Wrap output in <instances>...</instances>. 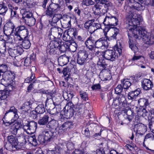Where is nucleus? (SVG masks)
<instances>
[{"mask_svg":"<svg viewBox=\"0 0 154 154\" xmlns=\"http://www.w3.org/2000/svg\"><path fill=\"white\" fill-rule=\"evenodd\" d=\"M45 137L42 134L40 135L38 137V140L41 143H45L46 142H47L46 140H45Z\"/></svg>","mask_w":154,"mask_h":154,"instance_id":"nucleus-64","label":"nucleus"},{"mask_svg":"<svg viewBox=\"0 0 154 154\" xmlns=\"http://www.w3.org/2000/svg\"><path fill=\"white\" fill-rule=\"evenodd\" d=\"M28 31L27 28L23 26H21L16 28L14 35L15 41H20V39L28 38Z\"/></svg>","mask_w":154,"mask_h":154,"instance_id":"nucleus-6","label":"nucleus"},{"mask_svg":"<svg viewBox=\"0 0 154 154\" xmlns=\"http://www.w3.org/2000/svg\"><path fill=\"white\" fill-rule=\"evenodd\" d=\"M130 80L129 79H125L122 81L123 88L124 89H127L131 86V83L130 81Z\"/></svg>","mask_w":154,"mask_h":154,"instance_id":"nucleus-47","label":"nucleus"},{"mask_svg":"<svg viewBox=\"0 0 154 154\" xmlns=\"http://www.w3.org/2000/svg\"><path fill=\"white\" fill-rule=\"evenodd\" d=\"M60 51H65L67 50H69V45H70V43L69 42H63L60 41Z\"/></svg>","mask_w":154,"mask_h":154,"instance_id":"nucleus-38","label":"nucleus"},{"mask_svg":"<svg viewBox=\"0 0 154 154\" xmlns=\"http://www.w3.org/2000/svg\"><path fill=\"white\" fill-rule=\"evenodd\" d=\"M142 88L144 90H148L153 87V85L149 79H144L141 81Z\"/></svg>","mask_w":154,"mask_h":154,"instance_id":"nucleus-17","label":"nucleus"},{"mask_svg":"<svg viewBox=\"0 0 154 154\" xmlns=\"http://www.w3.org/2000/svg\"><path fill=\"white\" fill-rule=\"evenodd\" d=\"M3 120L4 123L5 124V125L6 126H10V128L11 125L14 124V123L15 121H13V119H12L11 120L8 121L7 120H5L3 118Z\"/></svg>","mask_w":154,"mask_h":154,"instance_id":"nucleus-56","label":"nucleus"},{"mask_svg":"<svg viewBox=\"0 0 154 154\" xmlns=\"http://www.w3.org/2000/svg\"><path fill=\"white\" fill-rule=\"evenodd\" d=\"M142 128V127L139 125H136L135 126V128L134 131H135L136 135L140 134L141 135H143V134L141 133L140 131L141 129Z\"/></svg>","mask_w":154,"mask_h":154,"instance_id":"nucleus-61","label":"nucleus"},{"mask_svg":"<svg viewBox=\"0 0 154 154\" xmlns=\"http://www.w3.org/2000/svg\"><path fill=\"white\" fill-rule=\"evenodd\" d=\"M23 51V49L21 47L16 46L14 47V48H9L8 52L11 57H15L16 56L21 55Z\"/></svg>","mask_w":154,"mask_h":154,"instance_id":"nucleus-14","label":"nucleus"},{"mask_svg":"<svg viewBox=\"0 0 154 154\" xmlns=\"http://www.w3.org/2000/svg\"><path fill=\"white\" fill-rule=\"evenodd\" d=\"M109 30V28L108 27H106L104 29V38H106L105 40L106 42L107 40L110 41L114 39H116V36L119 32V30L118 29H114V30L115 31L114 32V34L108 37L107 36V33L106 32H108Z\"/></svg>","mask_w":154,"mask_h":154,"instance_id":"nucleus-18","label":"nucleus"},{"mask_svg":"<svg viewBox=\"0 0 154 154\" xmlns=\"http://www.w3.org/2000/svg\"><path fill=\"white\" fill-rule=\"evenodd\" d=\"M6 41L4 39L0 40V49L5 50L6 49Z\"/></svg>","mask_w":154,"mask_h":154,"instance_id":"nucleus-63","label":"nucleus"},{"mask_svg":"<svg viewBox=\"0 0 154 154\" xmlns=\"http://www.w3.org/2000/svg\"><path fill=\"white\" fill-rule=\"evenodd\" d=\"M112 106L115 107H119L121 108L122 107L121 104L119 102V101L118 99V98H117L116 97L113 99Z\"/></svg>","mask_w":154,"mask_h":154,"instance_id":"nucleus-52","label":"nucleus"},{"mask_svg":"<svg viewBox=\"0 0 154 154\" xmlns=\"http://www.w3.org/2000/svg\"><path fill=\"white\" fill-rule=\"evenodd\" d=\"M15 28L13 23L11 21L8 22L5 25L4 27V32L6 35H14V29Z\"/></svg>","mask_w":154,"mask_h":154,"instance_id":"nucleus-12","label":"nucleus"},{"mask_svg":"<svg viewBox=\"0 0 154 154\" xmlns=\"http://www.w3.org/2000/svg\"><path fill=\"white\" fill-rule=\"evenodd\" d=\"M49 116L48 115H45L41 117L38 121V123L40 125H47L48 122Z\"/></svg>","mask_w":154,"mask_h":154,"instance_id":"nucleus-32","label":"nucleus"},{"mask_svg":"<svg viewBox=\"0 0 154 154\" xmlns=\"http://www.w3.org/2000/svg\"><path fill=\"white\" fill-rule=\"evenodd\" d=\"M60 41H57L54 40L51 41L47 47H48V48H58L59 49L60 46Z\"/></svg>","mask_w":154,"mask_h":154,"instance_id":"nucleus-35","label":"nucleus"},{"mask_svg":"<svg viewBox=\"0 0 154 154\" xmlns=\"http://www.w3.org/2000/svg\"><path fill=\"white\" fill-rule=\"evenodd\" d=\"M118 22V20L116 17L110 15L105 17L103 23L105 26H109L110 28L117 25Z\"/></svg>","mask_w":154,"mask_h":154,"instance_id":"nucleus-11","label":"nucleus"},{"mask_svg":"<svg viewBox=\"0 0 154 154\" xmlns=\"http://www.w3.org/2000/svg\"><path fill=\"white\" fill-rule=\"evenodd\" d=\"M123 88L121 85H118L115 89L116 94H121V93L123 90Z\"/></svg>","mask_w":154,"mask_h":154,"instance_id":"nucleus-59","label":"nucleus"},{"mask_svg":"<svg viewBox=\"0 0 154 154\" xmlns=\"http://www.w3.org/2000/svg\"><path fill=\"white\" fill-rule=\"evenodd\" d=\"M69 50L72 52H75L77 48V45L75 43H73V44H72L71 43H70V45H69Z\"/></svg>","mask_w":154,"mask_h":154,"instance_id":"nucleus-58","label":"nucleus"},{"mask_svg":"<svg viewBox=\"0 0 154 154\" xmlns=\"http://www.w3.org/2000/svg\"><path fill=\"white\" fill-rule=\"evenodd\" d=\"M15 41L17 43L21 45L23 48L24 49H28L30 47L31 43L28 39V38L27 39H20V41Z\"/></svg>","mask_w":154,"mask_h":154,"instance_id":"nucleus-23","label":"nucleus"},{"mask_svg":"<svg viewBox=\"0 0 154 154\" xmlns=\"http://www.w3.org/2000/svg\"><path fill=\"white\" fill-rule=\"evenodd\" d=\"M34 56L31 55L30 57H27L24 61V66H27L30 65L32 61L34 60Z\"/></svg>","mask_w":154,"mask_h":154,"instance_id":"nucleus-43","label":"nucleus"},{"mask_svg":"<svg viewBox=\"0 0 154 154\" xmlns=\"http://www.w3.org/2000/svg\"><path fill=\"white\" fill-rule=\"evenodd\" d=\"M80 96L81 98L84 100H88V94L84 91L80 90L79 91Z\"/></svg>","mask_w":154,"mask_h":154,"instance_id":"nucleus-51","label":"nucleus"},{"mask_svg":"<svg viewBox=\"0 0 154 154\" xmlns=\"http://www.w3.org/2000/svg\"><path fill=\"white\" fill-rule=\"evenodd\" d=\"M116 97L117 98H118L122 106L125 107L126 105V101L125 95L123 94H120L118 95Z\"/></svg>","mask_w":154,"mask_h":154,"instance_id":"nucleus-33","label":"nucleus"},{"mask_svg":"<svg viewBox=\"0 0 154 154\" xmlns=\"http://www.w3.org/2000/svg\"><path fill=\"white\" fill-rule=\"evenodd\" d=\"M93 9L95 15L98 17L101 15H103L106 13L108 10V6L106 4L101 2L99 4L95 5L93 7Z\"/></svg>","mask_w":154,"mask_h":154,"instance_id":"nucleus-7","label":"nucleus"},{"mask_svg":"<svg viewBox=\"0 0 154 154\" xmlns=\"http://www.w3.org/2000/svg\"><path fill=\"white\" fill-rule=\"evenodd\" d=\"M27 122H28L31 133L35 132L36 131L37 128V123L34 121L30 122L27 121Z\"/></svg>","mask_w":154,"mask_h":154,"instance_id":"nucleus-37","label":"nucleus"},{"mask_svg":"<svg viewBox=\"0 0 154 154\" xmlns=\"http://www.w3.org/2000/svg\"><path fill=\"white\" fill-rule=\"evenodd\" d=\"M140 92L141 90L139 88L129 92L128 95V99L129 100H135L138 97Z\"/></svg>","mask_w":154,"mask_h":154,"instance_id":"nucleus-21","label":"nucleus"},{"mask_svg":"<svg viewBox=\"0 0 154 154\" xmlns=\"http://www.w3.org/2000/svg\"><path fill=\"white\" fill-rule=\"evenodd\" d=\"M140 92L141 90L139 88L129 92L128 95V99L129 100H135L138 97Z\"/></svg>","mask_w":154,"mask_h":154,"instance_id":"nucleus-22","label":"nucleus"},{"mask_svg":"<svg viewBox=\"0 0 154 154\" xmlns=\"http://www.w3.org/2000/svg\"><path fill=\"white\" fill-rule=\"evenodd\" d=\"M29 141H30V143L34 146H36L38 144L37 140L34 136L30 137L29 138Z\"/></svg>","mask_w":154,"mask_h":154,"instance_id":"nucleus-57","label":"nucleus"},{"mask_svg":"<svg viewBox=\"0 0 154 154\" xmlns=\"http://www.w3.org/2000/svg\"><path fill=\"white\" fill-rule=\"evenodd\" d=\"M107 42L104 38H100L95 41L94 46L96 48L102 49H104L106 46Z\"/></svg>","mask_w":154,"mask_h":154,"instance_id":"nucleus-19","label":"nucleus"},{"mask_svg":"<svg viewBox=\"0 0 154 154\" xmlns=\"http://www.w3.org/2000/svg\"><path fill=\"white\" fill-rule=\"evenodd\" d=\"M22 19L25 23L29 26H32L35 24V19L33 17L32 13L26 12L23 14Z\"/></svg>","mask_w":154,"mask_h":154,"instance_id":"nucleus-8","label":"nucleus"},{"mask_svg":"<svg viewBox=\"0 0 154 154\" xmlns=\"http://www.w3.org/2000/svg\"><path fill=\"white\" fill-rule=\"evenodd\" d=\"M35 78V74L34 73H31V75L30 77H28L25 80V82L26 83H29L32 82L33 83L35 82L34 79Z\"/></svg>","mask_w":154,"mask_h":154,"instance_id":"nucleus-49","label":"nucleus"},{"mask_svg":"<svg viewBox=\"0 0 154 154\" xmlns=\"http://www.w3.org/2000/svg\"><path fill=\"white\" fill-rule=\"evenodd\" d=\"M77 62L79 65L84 64L87 62L88 59V54L85 50L79 51L77 54Z\"/></svg>","mask_w":154,"mask_h":154,"instance_id":"nucleus-10","label":"nucleus"},{"mask_svg":"<svg viewBox=\"0 0 154 154\" xmlns=\"http://www.w3.org/2000/svg\"><path fill=\"white\" fill-rule=\"evenodd\" d=\"M120 43L116 44L113 50H108L105 51L103 54V57L107 60L111 61L115 60L116 57H119L122 54V49Z\"/></svg>","mask_w":154,"mask_h":154,"instance_id":"nucleus-5","label":"nucleus"},{"mask_svg":"<svg viewBox=\"0 0 154 154\" xmlns=\"http://www.w3.org/2000/svg\"><path fill=\"white\" fill-rule=\"evenodd\" d=\"M4 146L6 149L8 150L14 151L18 149H14V145L9 142L4 143Z\"/></svg>","mask_w":154,"mask_h":154,"instance_id":"nucleus-45","label":"nucleus"},{"mask_svg":"<svg viewBox=\"0 0 154 154\" xmlns=\"http://www.w3.org/2000/svg\"><path fill=\"white\" fill-rule=\"evenodd\" d=\"M27 138V137L23 134H21L17 138L18 144L19 143L22 144V145L26 144L27 143L26 139Z\"/></svg>","mask_w":154,"mask_h":154,"instance_id":"nucleus-36","label":"nucleus"},{"mask_svg":"<svg viewBox=\"0 0 154 154\" xmlns=\"http://www.w3.org/2000/svg\"><path fill=\"white\" fill-rule=\"evenodd\" d=\"M145 8L144 4L142 5L136 2L134 0H130L128 9L129 12L126 14V23L128 25L127 32H131L132 27L135 28L140 24L141 17L136 14L135 10L143 11Z\"/></svg>","mask_w":154,"mask_h":154,"instance_id":"nucleus-1","label":"nucleus"},{"mask_svg":"<svg viewBox=\"0 0 154 154\" xmlns=\"http://www.w3.org/2000/svg\"><path fill=\"white\" fill-rule=\"evenodd\" d=\"M22 125L19 122H16L11 125L10 128L11 132L14 134H16L17 133L18 130L21 128Z\"/></svg>","mask_w":154,"mask_h":154,"instance_id":"nucleus-28","label":"nucleus"},{"mask_svg":"<svg viewBox=\"0 0 154 154\" xmlns=\"http://www.w3.org/2000/svg\"><path fill=\"white\" fill-rule=\"evenodd\" d=\"M51 3L47 7L45 11V14L48 16L52 18V23H56L62 18V15L60 13L63 5V0H51Z\"/></svg>","mask_w":154,"mask_h":154,"instance_id":"nucleus-2","label":"nucleus"},{"mask_svg":"<svg viewBox=\"0 0 154 154\" xmlns=\"http://www.w3.org/2000/svg\"><path fill=\"white\" fill-rule=\"evenodd\" d=\"M128 43L129 47L134 53L138 51V48L135 44L134 42H133V41L131 40L130 38H129Z\"/></svg>","mask_w":154,"mask_h":154,"instance_id":"nucleus-42","label":"nucleus"},{"mask_svg":"<svg viewBox=\"0 0 154 154\" xmlns=\"http://www.w3.org/2000/svg\"><path fill=\"white\" fill-rule=\"evenodd\" d=\"M18 118L17 109L14 106H11L5 113L3 119H13V121H16Z\"/></svg>","mask_w":154,"mask_h":154,"instance_id":"nucleus-9","label":"nucleus"},{"mask_svg":"<svg viewBox=\"0 0 154 154\" xmlns=\"http://www.w3.org/2000/svg\"><path fill=\"white\" fill-rule=\"evenodd\" d=\"M47 100H46V102H52L53 100H52L53 97L54 96V94L51 92H47Z\"/></svg>","mask_w":154,"mask_h":154,"instance_id":"nucleus-50","label":"nucleus"},{"mask_svg":"<svg viewBox=\"0 0 154 154\" xmlns=\"http://www.w3.org/2000/svg\"><path fill=\"white\" fill-rule=\"evenodd\" d=\"M56 36L58 35V38H60L63 33V30L61 28L57 27H53L51 28L49 31Z\"/></svg>","mask_w":154,"mask_h":154,"instance_id":"nucleus-25","label":"nucleus"},{"mask_svg":"<svg viewBox=\"0 0 154 154\" xmlns=\"http://www.w3.org/2000/svg\"><path fill=\"white\" fill-rule=\"evenodd\" d=\"M100 76L103 81L109 80L112 78L110 72L105 70H102L100 73Z\"/></svg>","mask_w":154,"mask_h":154,"instance_id":"nucleus-27","label":"nucleus"},{"mask_svg":"<svg viewBox=\"0 0 154 154\" xmlns=\"http://www.w3.org/2000/svg\"><path fill=\"white\" fill-rule=\"evenodd\" d=\"M56 105L57 104H55V103L53 101L52 102H46L45 104L46 106L49 110L54 108Z\"/></svg>","mask_w":154,"mask_h":154,"instance_id":"nucleus-53","label":"nucleus"},{"mask_svg":"<svg viewBox=\"0 0 154 154\" xmlns=\"http://www.w3.org/2000/svg\"><path fill=\"white\" fill-rule=\"evenodd\" d=\"M73 125V123L72 122L67 121L60 126L59 128V131L64 132L67 129H70L71 126Z\"/></svg>","mask_w":154,"mask_h":154,"instance_id":"nucleus-26","label":"nucleus"},{"mask_svg":"<svg viewBox=\"0 0 154 154\" xmlns=\"http://www.w3.org/2000/svg\"><path fill=\"white\" fill-rule=\"evenodd\" d=\"M23 128L24 131L26 132L27 134H29L31 133L30 130H29V125H28V122H27L26 123H25V125H23Z\"/></svg>","mask_w":154,"mask_h":154,"instance_id":"nucleus-62","label":"nucleus"},{"mask_svg":"<svg viewBox=\"0 0 154 154\" xmlns=\"http://www.w3.org/2000/svg\"><path fill=\"white\" fill-rule=\"evenodd\" d=\"M140 92L141 90L139 88L129 92L128 95V99L129 100H135L138 97Z\"/></svg>","mask_w":154,"mask_h":154,"instance_id":"nucleus-20","label":"nucleus"},{"mask_svg":"<svg viewBox=\"0 0 154 154\" xmlns=\"http://www.w3.org/2000/svg\"><path fill=\"white\" fill-rule=\"evenodd\" d=\"M9 94L10 92L8 91H0V101L5 100Z\"/></svg>","mask_w":154,"mask_h":154,"instance_id":"nucleus-44","label":"nucleus"},{"mask_svg":"<svg viewBox=\"0 0 154 154\" xmlns=\"http://www.w3.org/2000/svg\"><path fill=\"white\" fill-rule=\"evenodd\" d=\"M35 110L38 114L43 113L45 111V107L43 104H40L35 108Z\"/></svg>","mask_w":154,"mask_h":154,"instance_id":"nucleus-46","label":"nucleus"},{"mask_svg":"<svg viewBox=\"0 0 154 154\" xmlns=\"http://www.w3.org/2000/svg\"><path fill=\"white\" fill-rule=\"evenodd\" d=\"M8 10L5 4L3 2L0 3V15H5Z\"/></svg>","mask_w":154,"mask_h":154,"instance_id":"nucleus-40","label":"nucleus"},{"mask_svg":"<svg viewBox=\"0 0 154 154\" xmlns=\"http://www.w3.org/2000/svg\"><path fill=\"white\" fill-rule=\"evenodd\" d=\"M69 31L68 32H64L62 38L63 40L66 42H68L70 40V36L69 35Z\"/></svg>","mask_w":154,"mask_h":154,"instance_id":"nucleus-54","label":"nucleus"},{"mask_svg":"<svg viewBox=\"0 0 154 154\" xmlns=\"http://www.w3.org/2000/svg\"><path fill=\"white\" fill-rule=\"evenodd\" d=\"M97 65L98 67L100 68L102 70H105V69L108 67V65L106 64L104 62V60L99 59V61L97 62Z\"/></svg>","mask_w":154,"mask_h":154,"instance_id":"nucleus-41","label":"nucleus"},{"mask_svg":"<svg viewBox=\"0 0 154 154\" xmlns=\"http://www.w3.org/2000/svg\"><path fill=\"white\" fill-rule=\"evenodd\" d=\"M58 121L54 119H52L45 126L46 130H49L50 128L53 129L57 126Z\"/></svg>","mask_w":154,"mask_h":154,"instance_id":"nucleus-31","label":"nucleus"},{"mask_svg":"<svg viewBox=\"0 0 154 154\" xmlns=\"http://www.w3.org/2000/svg\"><path fill=\"white\" fill-rule=\"evenodd\" d=\"M61 23L62 27L64 28H67L70 27L71 24V17L67 15H63L61 18Z\"/></svg>","mask_w":154,"mask_h":154,"instance_id":"nucleus-15","label":"nucleus"},{"mask_svg":"<svg viewBox=\"0 0 154 154\" xmlns=\"http://www.w3.org/2000/svg\"><path fill=\"white\" fill-rule=\"evenodd\" d=\"M8 70V67L7 65L2 64L0 65V72L4 73L1 82L5 85L11 90L15 89L13 84V75L10 72L7 71Z\"/></svg>","mask_w":154,"mask_h":154,"instance_id":"nucleus-4","label":"nucleus"},{"mask_svg":"<svg viewBox=\"0 0 154 154\" xmlns=\"http://www.w3.org/2000/svg\"><path fill=\"white\" fill-rule=\"evenodd\" d=\"M7 140L8 142L14 145V149H19L17 138L13 135H11L7 137Z\"/></svg>","mask_w":154,"mask_h":154,"instance_id":"nucleus-29","label":"nucleus"},{"mask_svg":"<svg viewBox=\"0 0 154 154\" xmlns=\"http://www.w3.org/2000/svg\"><path fill=\"white\" fill-rule=\"evenodd\" d=\"M137 26L136 27H132L131 32H127L128 35L129 37L132 34L133 36L136 39H142L144 42H154V30H152L151 32L150 37L146 34V32L141 29L137 28Z\"/></svg>","mask_w":154,"mask_h":154,"instance_id":"nucleus-3","label":"nucleus"},{"mask_svg":"<svg viewBox=\"0 0 154 154\" xmlns=\"http://www.w3.org/2000/svg\"><path fill=\"white\" fill-rule=\"evenodd\" d=\"M69 61L68 57L65 55L60 56L58 59V64L61 66L66 65Z\"/></svg>","mask_w":154,"mask_h":154,"instance_id":"nucleus-30","label":"nucleus"},{"mask_svg":"<svg viewBox=\"0 0 154 154\" xmlns=\"http://www.w3.org/2000/svg\"><path fill=\"white\" fill-rule=\"evenodd\" d=\"M73 106L72 103L69 102L66 104L65 107L64 108L66 110L64 111V115L66 118H70L73 115L74 111Z\"/></svg>","mask_w":154,"mask_h":154,"instance_id":"nucleus-13","label":"nucleus"},{"mask_svg":"<svg viewBox=\"0 0 154 154\" xmlns=\"http://www.w3.org/2000/svg\"><path fill=\"white\" fill-rule=\"evenodd\" d=\"M23 3L26 8H32L35 6L36 5L34 0H25Z\"/></svg>","mask_w":154,"mask_h":154,"instance_id":"nucleus-34","label":"nucleus"},{"mask_svg":"<svg viewBox=\"0 0 154 154\" xmlns=\"http://www.w3.org/2000/svg\"><path fill=\"white\" fill-rule=\"evenodd\" d=\"M138 103L140 105L142 106H145V107L149 105L148 100L147 99L145 98H140L138 100Z\"/></svg>","mask_w":154,"mask_h":154,"instance_id":"nucleus-48","label":"nucleus"},{"mask_svg":"<svg viewBox=\"0 0 154 154\" xmlns=\"http://www.w3.org/2000/svg\"><path fill=\"white\" fill-rule=\"evenodd\" d=\"M95 39L91 35L88 38L85 43L86 47L90 51H92L94 48Z\"/></svg>","mask_w":154,"mask_h":154,"instance_id":"nucleus-16","label":"nucleus"},{"mask_svg":"<svg viewBox=\"0 0 154 154\" xmlns=\"http://www.w3.org/2000/svg\"><path fill=\"white\" fill-rule=\"evenodd\" d=\"M82 4L83 5L88 6L94 4V2L92 0H82Z\"/></svg>","mask_w":154,"mask_h":154,"instance_id":"nucleus-55","label":"nucleus"},{"mask_svg":"<svg viewBox=\"0 0 154 154\" xmlns=\"http://www.w3.org/2000/svg\"><path fill=\"white\" fill-rule=\"evenodd\" d=\"M48 130L45 129V130L43 131L42 132L45 140H46L47 142L52 140L55 137V133H54Z\"/></svg>","mask_w":154,"mask_h":154,"instance_id":"nucleus-24","label":"nucleus"},{"mask_svg":"<svg viewBox=\"0 0 154 154\" xmlns=\"http://www.w3.org/2000/svg\"><path fill=\"white\" fill-rule=\"evenodd\" d=\"M62 72L65 77V80L68 81L69 79L70 78V76L69 74H67V69L66 68H64L63 69Z\"/></svg>","mask_w":154,"mask_h":154,"instance_id":"nucleus-60","label":"nucleus"},{"mask_svg":"<svg viewBox=\"0 0 154 154\" xmlns=\"http://www.w3.org/2000/svg\"><path fill=\"white\" fill-rule=\"evenodd\" d=\"M32 103L31 101H29L24 103L21 107V109L25 112L28 111L32 107Z\"/></svg>","mask_w":154,"mask_h":154,"instance_id":"nucleus-39","label":"nucleus"}]
</instances>
